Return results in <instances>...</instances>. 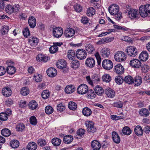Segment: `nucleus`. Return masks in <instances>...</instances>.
Instances as JSON below:
<instances>
[{"instance_id":"1","label":"nucleus","mask_w":150,"mask_h":150,"mask_svg":"<svg viewBox=\"0 0 150 150\" xmlns=\"http://www.w3.org/2000/svg\"><path fill=\"white\" fill-rule=\"evenodd\" d=\"M139 11L140 16L143 17L150 16V4H148L140 6Z\"/></svg>"},{"instance_id":"2","label":"nucleus","mask_w":150,"mask_h":150,"mask_svg":"<svg viewBox=\"0 0 150 150\" xmlns=\"http://www.w3.org/2000/svg\"><path fill=\"white\" fill-rule=\"evenodd\" d=\"M125 12L128 13L129 17L131 18H138V10L132 8L129 6H126Z\"/></svg>"},{"instance_id":"3","label":"nucleus","mask_w":150,"mask_h":150,"mask_svg":"<svg viewBox=\"0 0 150 150\" xmlns=\"http://www.w3.org/2000/svg\"><path fill=\"white\" fill-rule=\"evenodd\" d=\"M125 51L127 55L131 57H134L138 54L137 50L134 46H128Z\"/></svg>"},{"instance_id":"4","label":"nucleus","mask_w":150,"mask_h":150,"mask_svg":"<svg viewBox=\"0 0 150 150\" xmlns=\"http://www.w3.org/2000/svg\"><path fill=\"white\" fill-rule=\"evenodd\" d=\"M85 124L87 127V131L89 133H92L96 131V128L94 125V122L93 121H86Z\"/></svg>"},{"instance_id":"5","label":"nucleus","mask_w":150,"mask_h":150,"mask_svg":"<svg viewBox=\"0 0 150 150\" xmlns=\"http://www.w3.org/2000/svg\"><path fill=\"white\" fill-rule=\"evenodd\" d=\"M114 58L117 62H122L126 60V55L123 52L118 51L114 55Z\"/></svg>"},{"instance_id":"6","label":"nucleus","mask_w":150,"mask_h":150,"mask_svg":"<svg viewBox=\"0 0 150 150\" xmlns=\"http://www.w3.org/2000/svg\"><path fill=\"white\" fill-rule=\"evenodd\" d=\"M52 33L53 36L56 38L60 37L63 34V30L59 27H56L53 28L52 30Z\"/></svg>"},{"instance_id":"7","label":"nucleus","mask_w":150,"mask_h":150,"mask_svg":"<svg viewBox=\"0 0 150 150\" xmlns=\"http://www.w3.org/2000/svg\"><path fill=\"white\" fill-rule=\"evenodd\" d=\"M76 55L77 58L82 60L84 59L87 56L85 50L83 49L78 50L76 52Z\"/></svg>"},{"instance_id":"8","label":"nucleus","mask_w":150,"mask_h":150,"mask_svg":"<svg viewBox=\"0 0 150 150\" xmlns=\"http://www.w3.org/2000/svg\"><path fill=\"white\" fill-rule=\"evenodd\" d=\"M102 66L106 70H110L113 67L112 62L109 59H105L102 62Z\"/></svg>"},{"instance_id":"9","label":"nucleus","mask_w":150,"mask_h":150,"mask_svg":"<svg viewBox=\"0 0 150 150\" xmlns=\"http://www.w3.org/2000/svg\"><path fill=\"white\" fill-rule=\"evenodd\" d=\"M119 7L115 4H112L108 8V11L112 15L116 14L119 11Z\"/></svg>"},{"instance_id":"10","label":"nucleus","mask_w":150,"mask_h":150,"mask_svg":"<svg viewBox=\"0 0 150 150\" xmlns=\"http://www.w3.org/2000/svg\"><path fill=\"white\" fill-rule=\"evenodd\" d=\"M88 90V86L85 84L80 85L77 88V92L80 94H84L87 92Z\"/></svg>"},{"instance_id":"11","label":"nucleus","mask_w":150,"mask_h":150,"mask_svg":"<svg viewBox=\"0 0 150 150\" xmlns=\"http://www.w3.org/2000/svg\"><path fill=\"white\" fill-rule=\"evenodd\" d=\"M85 64L87 67L92 68L94 67L95 64V60L93 58L88 57L86 60Z\"/></svg>"},{"instance_id":"12","label":"nucleus","mask_w":150,"mask_h":150,"mask_svg":"<svg viewBox=\"0 0 150 150\" xmlns=\"http://www.w3.org/2000/svg\"><path fill=\"white\" fill-rule=\"evenodd\" d=\"M38 42V39L35 37H30L28 39V43L33 47H36L37 45Z\"/></svg>"},{"instance_id":"13","label":"nucleus","mask_w":150,"mask_h":150,"mask_svg":"<svg viewBox=\"0 0 150 150\" xmlns=\"http://www.w3.org/2000/svg\"><path fill=\"white\" fill-rule=\"evenodd\" d=\"M129 64L133 68H139L141 66V62L138 59H133L130 61Z\"/></svg>"},{"instance_id":"14","label":"nucleus","mask_w":150,"mask_h":150,"mask_svg":"<svg viewBox=\"0 0 150 150\" xmlns=\"http://www.w3.org/2000/svg\"><path fill=\"white\" fill-rule=\"evenodd\" d=\"M75 33V31L73 29L69 28L65 30L64 34L65 37L70 38L74 35Z\"/></svg>"},{"instance_id":"15","label":"nucleus","mask_w":150,"mask_h":150,"mask_svg":"<svg viewBox=\"0 0 150 150\" xmlns=\"http://www.w3.org/2000/svg\"><path fill=\"white\" fill-rule=\"evenodd\" d=\"M114 71L119 74H122L124 71V69L123 67L120 64L116 65L114 68Z\"/></svg>"},{"instance_id":"16","label":"nucleus","mask_w":150,"mask_h":150,"mask_svg":"<svg viewBox=\"0 0 150 150\" xmlns=\"http://www.w3.org/2000/svg\"><path fill=\"white\" fill-rule=\"evenodd\" d=\"M47 73L49 77H53L57 75V72L55 69L50 67L47 71Z\"/></svg>"},{"instance_id":"17","label":"nucleus","mask_w":150,"mask_h":150,"mask_svg":"<svg viewBox=\"0 0 150 150\" xmlns=\"http://www.w3.org/2000/svg\"><path fill=\"white\" fill-rule=\"evenodd\" d=\"M100 53L102 57L104 58L108 57L110 54V50L107 48H103L101 50Z\"/></svg>"},{"instance_id":"18","label":"nucleus","mask_w":150,"mask_h":150,"mask_svg":"<svg viewBox=\"0 0 150 150\" xmlns=\"http://www.w3.org/2000/svg\"><path fill=\"white\" fill-rule=\"evenodd\" d=\"M57 67L60 69L66 68L67 66V63L66 61L63 59H59L56 63Z\"/></svg>"},{"instance_id":"19","label":"nucleus","mask_w":150,"mask_h":150,"mask_svg":"<svg viewBox=\"0 0 150 150\" xmlns=\"http://www.w3.org/2000/svg\"><path fill=\"white\" fill-rule=\"evenodd\" d=\"M2 93L4 96L6 97H8L12 94V91L9 87H5L2 90Z\"/></svg>"},{"instance_id":"20","label":"nucleus","mask_w":150,"mask_h":150,"mask_svg":"<svg viewBox=\"0 0 150 150\" xmlns=\"http://www.w3.org/2000/svg\"><path fill=\"white\" fill-rule=\"evenodd\" d=\"M149 54L146 51H143L140 54L139 56V59L142 61H145L148 59Z\"/></svg>"},{"instance_id":"21","label":"nucleus","mask_w":150,"mask_h":150,"mask_svg":"<svg viewBox=\"0 0 150 150\" xmlns=\"http://www.w3.org/2000/svg\"><path fill=\"white\" fill-rule=\"evenodd\" d=\"M91 147L94 150H99L101 147L99 142L96 140H94L91 143Z\"/></svg>"},{"instance_id":"22","label":"nucleus","mask_w":150,"mask_h":150,"mask_svg":"<svg viewBox=\"0 0 150 150\" xmlns=\"http://www.w3.org/2000/svg\"><path fill=\"white\" fill-rule=\"evenodd\" d=\"M105 92L107 96L110 98H112L115 96L114 91L111 88H107L105 90Z\"/></svg>"},{"instance_id":"23","label":"nucleus","mask_w":150,"mask_h":150,"mask_svg":"<svg viewBox=\"0 0 150 150\" xmlns=\"http://www.w3.org/2000/svg\"><path fill=\"white\" fill-rule=\"evenodd\" d=\"M112 139L113 142L116 144L119 143L120 141V138L118 134L115 132H112Z\"/></svg>"},{"instance_id":"24","label":"nucleus","mask_w":150,"mask_h":150,"mask_svg":"<svg viewBox=\"0 0 150 150\" xmlns=\"http://www.w3.org/2000/svg\"><path fill=\"white\" fill-rule=\"evenodd\" d=\"M28 23L31 28H34L36 26V21L35 18L33 16L30 17L28 19Z\"/></svg>"},{"instance_id":"25","label":"nucleus","mask_w":150,"mask_h":150,"mask_svg":"<svg viewBox=\"0 0 150 150\" xmlns=\"http://www.w3.org/2000/svg\"><path fill=\"white\" fill-rule=\"evenodd\" d=\"M48 57L44 54H39L36 57V59L39 62H47L48 60Z\"/></svg>"},{"instance_id":"26","label":"nucleus","mask_w":150,"mask_h":150,"mask_svg":"<svg viewBox=\"0 0 150 150\" xmlns=\"http://www.w3.org/2000/svg\"><path fill=\"white\" fill-rule=\"evenodd\" d=\"M134 131L136 134L139 136H141L143 134L142 129L140 126L139 125L135 127Z\"/></svg>"},{"instance_id":"27","label":"nucleus","mask_w":150,"mask_h":150,"mask_svg":"<svg viewBox=\"0 0 150 150\" xmlns=\"http://www.w3.org/2000/svg\"><path fill=\"white\" fill-rule=\"evenodd\" d=\"M85 49L88 53L90 54H93V51L95 50L94 47L90 44L86 45L85 46Z\"/></svg>"},{"instance_id":"28","label":"nucleus","mask_w":150,"mask_h":150,"mask_svg":"<svg viewBox=\"0 0 150 150\" xmlns=\"http://www.w3.org/2000/svg\"><path fill=\"white\" fill-rule=\"evenodd\" d=\"M139 113L141 116L145 117L148 116L149 114V111L145 108L140 109L139 110Z\"/></svg>"},{"instance_id":"29","label":"nucleus","mask_w":150,"mask_h":150,"mask_svg":"<svg viewBox=\"0 0 150 150\" xmlns=\"http://www.w3.org/2000/svg\"><path fill=\"white\" fill-rule=\"evenodd\" d=\"M73 140V137L71 135H67L64 136L63 139L64 142L67 144L71 143Z\"/></svg>"},{"instance_id":"30","label":"nucleus","mask_w":150,"mask_h":150,"mask_svg":"<svg viewBox=\"0 0 150 150\" xmlns=\"http://www.w3.org/2000/svg\"><path fill=\"white\" fill-rule=\"evenodd\" d=\"M142 77L139 76H136L134 79V83L136 86H138L140 85L142 83Z\"/></svg>"},{"instance_id":"31","label":"nucleus","mask_w":150,"mask_h":150,"mask_svg":"<svg viewBox=\"0 0 150 150\" xmlns=\"http://www.w3.org/2000/svg\"><path fill=\"white\" fill-rule=\"evenodd\" d=\"M71 67L74 69H76L80 66V64L79 61L77 60H72L71 62Z\"/></svg>"},{"instance_id":"32","label":"nucleus","mask_w":150,"mask_h":150,"mask_svg":"<svg viewBox=\"0 0 150 150\" xmlns=\"http://www.w3.org/2000/svg\"><path fill=\"white\" fill-rule=\"evenodd\" d=\"M94 90L95 93L99 96H101L104 92L103 88L98 85L95 87Z\"/></svg>"},{"instance_id":"33","label":"nucleus","mask_w":150,"mask_h":150,"mask_svg":"<svg viewBox=\"0 0 150 150\" xmlns=\"http://www.w3.org/2000/svg\"><path fill=\"white\" fill-rule=\"evenodd\" d=\"M83 115L86 117L90 116L92 113L91 110L88 108L85 107L82 110Z\"/></svg>"},{"instance_id":"34","label":"nucleus","mask_w":150,"mask_h":150,"mask_svg":"<svg viewBox=\"0 0 150 150\" xmlns=\"http://www.w3.org/2000/svg\"><path fill=\"white\" fill-rule=\"evenodd\" d=\"M52 143L54 146H58L60 144L61 140L60 139L58 138H54L52 139Z\"/></svg>"},{"instance_id":"35","label":"nucleus","mask_w":150,"mask_h":150,"mask_svg":"<svg viewBox=\"0 0 150 150\" xmlns=\"http://www.w3.org/2000/svg\"><path fill=\"white\" fill-rule=\"evenodd\" d=\"M75 90L74 87L72 85H68L66 86L65 89V92L67 93H71Z\"/></svg>"},{"instance_id":"36","label":"nucleus","mask_w":150,"mask_h":150,"mask_svg":"<svg viewBox=\"0 0 150 150\" xmlns=\"http://www.w3.org/2000/svg\"><path fill=\"white\" fill-rule=\"evenodd\" d=\"M7 73L9 74H13L16 71L15 68L12 66H8L6 70Z\"/></svg>"},{"instance_id":"37","label":"nucleus","mask_w":150,"mask_h":150,"mask_svg":"<svg viewBox=\"0 0 150 150\" xmlns=\"http://www.w3.org/2000/svg\"><path fill=\"white\" fill-rule=\"evenodd\" d=\"M96 94L95 92L91 89L88 90L87 92V97L90 99H93L95 97Z\"/></svg>"},{"instance_id":"38","label":"nucleus","mask_w":150,"mask_h":150,"mask_svg":"<svg viewBox=\"0 0 150 150\" xmlns=\"http://www.w3.org/2000/svg\"><path fill=\"white\" fill-rule=\"evenodd\" d=\"M95 14V10L92 7L89 8L87 10L86 14L88 16H92Z\"/></svg>"},{"instance_id":"39","label":"nucleus","mask_w":150,"mask_h":150,"mask_svg":"<svg viewBox=\"0 0 150 150\" xmlns=\"http://www.w3.org/2000/svg\"><path fill=\"white\" fill-rule=\"evenodd\" d=\"M27 148L28 150H35L37 148V144L34 142L29 143L27 146Z\"/></svg>"},{"instance_id":"40","label":"nucleus","mask_w":150,"mask_h":150,"mask_svg":"<svg viewBox=\"0 0 150 150\" xmlns=\"http://www.w3.org/2000/svg\"><path fill=\"white\" fill-rule=\"evenodd\" d=\"M124 81L128 84H132L134 82V79L131 76L128 75L125 77Z\"/></svg>"},{"instance_id":"41","label":"nucleus","mask_w":150,"mask_h":150,"mask_svg":"<svg viewBox=\"0 0 150 150\" xmlns=\"http://www.w3.org/2000/svg\"><path fill=\"white\" fill-rule=\"evenodd\" d=\"M29 106L30 109L32 110L35 109L38 106V104L36 101L32 100L29 104Z\"/></svg>"},{"instance_id":"42","label":"nucleus","mask_w":150,"mask_h":150,"mask_svg":"<svg viewBox=\"0 0 150 150\" xmlns=\"http://www.w3.org/2000/svg\"><path fill=\"white\" fill-rule=\"evenodd\" d=\"M75 51L73 50H69L67 54L68 59L70 60H73L75 56Z\"/></svg>"},{"instance_id":"43","label":"nucleus","mask_w":150,"mask_h":150,"mask_svg":"<svg viewBox=\"0 0 150 150\" xmlns=\"http://www.w3.org/2000/svg\"><path fill=\"white\" fill-rule=\"evenodd\" d=\"M122 132L125 135H128L131 134L132 131L128 127L125 126L123 128Z\"/></svg>"},{"instance_id":"44","label":"nucleus","mask_w":150,"mask_h":150,"mask_svg":"<svg viewBox=\"0 0 150 150\" xmlns=\"http://www.w3.org/2000/svg\"><path fill=\"white\" fill-rule=\"evenodd\" d=\"M11 146L13 148H17L19 146V142L16 140H13L10 142Z\"/></svg>"},{"instance_id":"45","label":"nucleus","mask_w":150,"mask_h":150,"mask_svg":"<svg viewBox=\"0 0 150 150\" xmlns=\"http://www.w3.org/2000/svg\"><path fill=\"white\" fill-rule=\"evenodd\" d=\"M5 11L8 14H11L14 12L13 6L8 5L6 6L5 8Z\"/></svg>"},{"instance_id":"46","label":"nucleus","mask_w":150,"mask_h":150,"mask_svg":"<svg viewBox=\"0 0 150 150\" xmlns=\"http://www.w3.org/2000/svg\"><path fill=\"white\" fill-rule=\"evenodd\" d=\"M2 135L5 137L9 136L11 134L10 131L8 129L5 128L2 129L1 131Z\"/></svg>"},{"instance_id":"47","label":"nucleus","mask_w":150,"mask_h":150,"mask_svg":"<svg viewBox=\"0 0 150 150\" xmlns=\"http://www.w3.org/2000/svg\"><path fill=\"white\" fill-rule=\"evenodd\" d=\"M115 82L119 84H122L124 81V79L122 76H116L115 78Z\"/></svg>"},{"instance_id":"48","label":"nucleus","mask_w":150,"mask_h":150,"mask_svg":"<svg viewBox=\"0 0 150 150\" xmlns=\"http://www.w3.org/2000/svg\"><path fill=\"white\" fill-rule=\"evenodd\" d=\"M42 76L40 74H36L33 76V79L36 82H40L42 79Z\"/></svg>"},{"instance_id":"49","label":"nucleus","mask_w":150,"mask_h":150,"mask_svg":"<svg viewBox=\"0 0 150 150\" xmlns=\"http://www.w3.org/2000/svg\"><path fill=\"white\" fill-rule=\"evenodd\" d=\"M113 26L115 28L119 30H122L130 31L131 30L130 29L124 26H120L116 25H113Z\"/></svg>"},{"instance_id":"50","label":"nucleus","mask_w":150,"mask_h":150,"mask_svg":"<svg viewBox=\"0 0 150 150\" xmlns=\"http://www.w3.org/2000/svg\"><path fill=\"white\" fill-rule=\"evenodd\" d=\"M45 112L47 114H51L54 111L53 108L50 106H47L45 108Z\"/></svg>"},{"instance_id":"51","label":"nucleus","mask_w":150,"mask_h":150,"mask_svg":"<svg viewBox=\"0 0 150 150\" xmlns=\"http://www.w3.org/2000/svg\"><path fill=\"white\" fill-rule=\"evenodd\" d=\"M68 107L70 109L72 110H75L77 108V106L75 103L71 101L69 103Z\"/></svg>"},{"instance_id":"52","label":"nucleus","mask_w":150,"mask_h":150,"mask_svg":"<svg viewBox=\"0 0 150 150\" xmlns=\"http://www.w3.org/2000/svg\"><path fill=\"white\" fill-rule=\"evenodd\" d=\"M25 128V125L22 123H20L16 125V129L17 131H22Z\"/></svg>"},{"instance_id":"53","label":"nucleus","mask_w":150,"mask_h":150,"mask_svg":"<svg viewBox=\"0 0 150 150\" xmlns=\"http://www.w3.org/2000/svg\"><path fill=\"white\" fill-rule=\"evenodd\" d=\"M103 80L107 82H110L111 80V76L108 74H105L102 77Z\"/></svg>"},{"instance_id":"54","label":"nucleus","mask_w":150,"mask_h":150,"mask_svg":"<svg viewBox=\"0 0 150 150\" xmlns=\"http://www.w3.org/2000/svg\"><path fill=\"white\" fill-rule=\"evenodd\" d=\"M29 92L28 88L26 87H23L21 89V93L22 95L25 96L27 95Z\"/></svg>"},{"instance_id":"55","label":"nucleus","mask_w":150,"mask_h":150,"mask_svg":"<svg viewBox=\"0 0 150 150\" xmlns=\"http://www.w3.org/2000/svg\"><path fill=\"white\" fill-rule=\"evenodd\" d=\"M50 93L47 90L44 91L42 93V97L44 99L47 98L50 96Z\"/></svg>"},{"instance_id":"56","label":"nucleus","mask_w":150,"mask_h":150,"mask_svg":"<svg viewBox=\"0 0 150 150\" xmlns=\"http://www.w3.org/2000/svg\"><path fill=\"white\" fill-rule=\"evenodd\" d=\"M58 47L56 45H53L51 46L49 49V51L51 53L54 54L58 51Z\"/></svg>"},{"instance_id":"57","label":"nucleus","mask_w":150,"mask_h":150,"mask_svg":"<svg viewBox=\"0 0 150 150\" xmlns=\"http://www.w3.org/2000/svg\"><path fill=\"white\" fill-rule=\"evenodd\" d=\"M112 105L114 107L122 108L123 107V103L121 101L115 102L112 104Z\"/></svg>"},{"instance_id":"58","label":"nucleus","mask_w":150,"mask_h":150,"mask_svg":"<svg viewBox=\"0 0 150 150\" xmlns=\"http://www.w3.org/2000/svg\"><path fill=\"white\" fill-rule=\"evenodd\" d=\"M8 118L7 114L4 112H1L0 114V119L2 120L5 121Z\"/></svg>"},{"instance_id":"59","label":"nucleus","mask_w":150,"mask_h":150,"mask_svg":"<svg viewBox=\"0 0 150 150\" xmlns=\"http://www.w3.org/2000/svg\"><path fill=\"white\" fill-rule=\"evenodd\" d=\"M85 130L83 129H80L77 130V134L79 136V138L82 137L85 133Z\"/></svg>"},{"instance_id":"60","label":"nucleus","mask_w":150,"mask_h":150,"mask_svg":"<svg viewBox=\"0 0 150 150\" xmlns=\"http://www.w3.org/2000/svg\"><path fill=\"white\" fill-rule=\"evenodd\" d=\"M149 69V67L146 64L142 65L141 67V70L142 72L145 73L147 72Z\"/></svg>"},{"instance_id":"61","label":"nucleus","mask_w":150,"mask_h":150,"mask_svg":"<svg viewBox=\"0 0 150 150\" xmlns=\"http://www.w3.org/2000/svg\"><path fill=\"white\" fill-rule=\"evenodd\" d=\"M30 120L31 124L33 125H36L37 123V120L35 116H32L30 118Z\"/></svg>"},{"instance_id":"62","label":"nucleus","mask_w":150,"mask_h":150,"mask_svg":"<svg viewBox=\"0 0 150 150\" xmlns=\"http://www.w3.org/2000/svg\"><path fill=\"white\" fill-rule=\"evenodd\" d=\"M9 27L8 26L4 25L2 29L1 30V33L3 35H5L7 34L9 30Z\"/></svg>"},{"instance_id":"63","label":"nucleus","mask_w":150,"mask_h":150,"mask_svg":"<svg viewBox=\"0 0 150 150\" xmlns=\"http://www.w3.org/2000/svg\"><path fill=\"white\" fill-rule=\"evenodd\" d=\"M57 110L58 111L62 112L65 110V106L62 105V103L58 104L57 106Z\"/></svg>"},{"instance_id":"64","label":"nucleus","mask_w":150,"mask_h":150,"mask_svg":"<svg viewBox=\"0 0 150 150\" xmlns=\"http://www.w3.org/2000/svg\"><path fill=\"white\" fill-rule=\"evenodd\" d=\"M89 19L86 16L82 17L81 19V22L83 24H86L89 22Z\"/></svg>"}]
</instances>
